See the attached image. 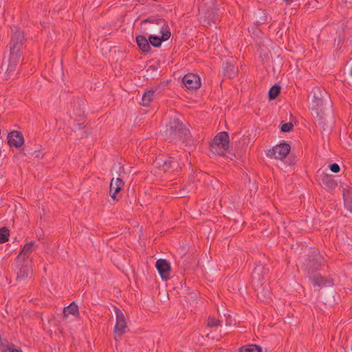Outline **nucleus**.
I'll use <instances>...</instances> for the list:
<instances>
[{
	"mask_svg": "<svg viewBox=\"0 0 352 352\" xmlns=\"http://www.w3.org/2000/svg\"><path fill=\"white\" fill-rule=\"evenodd\" d=\"M318 177L320 186L328 191H333L338 186L337 182L331 175L322 172Z\"/></svg>",
	"mask_w": 352,
	"mask_h": 352,
	"instance_id": "ddd939ff",
	"label": "nucleus"
},
{
	"mask_svg": "<svg viewBox=\"0 0 352 352\" xmlns=\"http://www.w3.org/2000/svg\"><path fill=\"white\" fill-rule=\"evenodd\" d=\"M232 147L229 134L226 131L218 133L210 143L211 152L219 155H224L226 152L230 153Z\"/></svg>",
	"mask_w": 352,
	"mask_h": 352,
	"instance_id": "39448f33",
	"label": "nucleus"
},
{
	"mask_svg": "<svg viewBox=\"0 0 352 352\" xmlns=\"http://www.w3.org/2000/svg\"><path fill=\"white\" fill-rule=\"evenodd\" d=\"M142 33L144 34H164L170 31L167 21L158 16H151L142 23Z\"/></svg>",
	"mask_w": 352,
	"mask_h": 352,
	"instance_id": "20e7f679",
	"label": "nucleus"
},
{
	"mask_svg": "<svg viewBox=\"0 0 352 352\" xmlns=\"http://www.w3.org/2000/svg\"><path fill=\"white\" fill-rule=\"evenodd\" d=\"M117 173L119 177H122V173L125 174L124 168L123 166L119 164V171Z\"/></svg>",
	"mask_w": 352,
	"mask_h": 352,
	"instance_id": "4c0bfd02",
	"label": "nucleus"
},
{
	"mask_svg": "<svg viewBox=\"0 0 352 352\" xmlns=\"http://www.w3.org/2000/svg\"><path fill=\"white\" fill-rule=\"evenodd\" d=\"M238 67L229 61H226L222 64V73L225 76L229 78H234L238 74Z\"/></svg>",
	"mask_w": 352,
	"mask_h": 352,
	"instance_id": "412c9836",
	"label": "nucleus"
},
{
	"mask_svg": "<svg viewBox=\"0 0 352 352\" xmlns=\"http://www.w3.org/2000/svg\"><path fill=\"white\" fill-rule=\"evenodd\" d=\"M156 69V67L154 65H151L148 69H147V72L150 70L155 71Z\"/></svg>",
	"mask_w": 352,
	"mask_h": 352,
	"instance_id": "79ce46f5",
	"label": "nucleus"
},
{
	"mask_svg": "<svg viewBox=\"0 0 352 352\" xmlns=\"http://www.w3.org/2000/svg\"><path fill=\"white\" fill-rule=\"evenodd\" d=\"M8 143L11 147L19 148L24 144V138L21 131H12L8 135Z\"/></svg>",
	"mask_w": 352,
	"mask_h": 352,
	"instance_id": "f3484780",
	"label": "nucleus"
},
{
	"mask_svg": "<svg viewBox=\"0 0 352 352\" xmlns=\"http://www.w3.org/2000/svg\"><path fill=\"white\" fill-rule=\"evenodd\" d=\"M291 147L288 143L285 141L274 146L272 148L267 152V156L274 157L277 160H283L285 158L290 151Z\"/></svg>",
	"mask_w": 352,
	"mask_h": 352,
	"instance_id": "6e6552de",
	"label": "nucleus"
},
{
	"mask_svg": "<svg viewBox=\"0 0 352 352\" xmlns=\"http://www.w3.org/2000/svg\"><path fill=\"white\" fill-rule=\"evenodd\" d=\"M280 86L278 84L274 85L270 87L268 91V98L270 100H275L280 93Z\"/></svg>",
	"mask_w": 352,
	"mask_h": 352,
	"instance_id": "cd10ccee",
	"label": "nucleus"
},
{
	"mask_svg": "<svg viewBox=\"0 0 352 352\" xmlns=\"http://www.w3.org/2000/svg\"><path fill=\"white\" fill-rule=\"evenodd\" d=\"M221 321L220 320H216L214 317L209 316L207 326L209 327H217L221 325Z\"/></svg>",
	"mask_w": 352,
	"mask_h": 352,
	"instance_id": "2f4dec72",
	"label": "nucleus"
},
{
	"mask_svg": "<svg viewBox=\"0 0 352 352\" xmlns=\"http://www.w3.org/2000/svg\"><path fill=\"white\" fill-rule=\"evenodd\" d=\"M155 267L162 280H166L169 279L170 274V264L163 258L158 259L155 263Z\"/></svg>",
	"mask_w": 352,
	"mask_h": 352,
	"instance_id": "4468645a",
	"label": "nucleus"
},
{
	"mask_svg": "<svg viewBox=\"0 0 352 352\" xmlns=\"http://www.w3.org/2000/svg\"><path fill=\"white\" fill-rule=\"evenodd\" d=\"M329 167L331 171L333 173H338L340 170V166L337 163L330 164Z\"/></svg>",
	"mask_w": 352,
	"mask_h": 352,
	"instance_id": "f704fd0d",
	"label": "nucleus"
},
{
	"mask_svg": "<svg viewBox=\"0 0 352 352\" xmlns=\"http://www.w3.org/2000/svg\"><path fill=\"white\" fill-rule=\"evenodd\" d=\"M323 258L319 254L314 252L308 256L305 265L309 273H314L320 269Z\"/></svg>",
	"mask_w": 352,
	"mask_h": 352,
	"instance_id": "1a4fd4ad",
	"label": "nucleus"
},
{
	"mask_svg": "<svg viewBox=\"0 0 352 352\" xmlns=\"http://www.w3.org/2000/svg\"><path fill=\"white\" fill-rule=\"evenodd\" d=\"M31 263L30 260L23 261L20 258H16L14 260V272L16 274V280L18 282L24 280L28 277L30 274L29 265Z\"/></svg>",
	"mask_w": 352,
	"mask_h": 352,
	"instance_id": "423d86ee",
	"label": "nucleus"
},
{
	"mask_svg": "<svg viewBox=\"0 0 352 352\" xmlns=\"http://www.w3.org/2000/svg\"><path fill=\"white\" fill-rule=\"evenodd\" d=\"M317 3H318V2H317V1H316V0H312V1H308V2L305 4V8H308V7H309L311 3H313V4H314V7H316V4Z\"/></svg>",
	"mask_w": 352,
	"mask_h": 352,
	"instance_id": "58836bf2",
	"label": "nucleus"
},
{
	"mask_svg": "<svg viewBox=\"0 0 352 352\" xmlns=\"http://www.w3.org/2000/svg\"><path fill=\"white\" fill-rule=\"evenodd\" d=\"M163 139L174 144L192 146L194 140L189 129L178 116L170 117L165 129L162 131Z\"/></svg>",
	"mask_w": 352,
	"mask_h": 352,
	"instance_id": "f257e3e1",
	"label": "nucleus"
},
{
	"mask_svg": "<svg viewBox=\"0 0 352 352\" xmlns=\"http://www.w3.org/2000/svg\"><path fill=\"white\" fill-rule=\"evenodd\" d=\"M148 34H140L135 37V41L138 46L139 50L142 53H150L152 51L151 45L148 41V37L146 38Z\"/></svg>",
	"mask_w": 352,
	"mask_h": 352,
	"instance_id": "aec40b11",
	"label": "nucleus"
},
{
	"mask_svg": "<svg viewBox=\"0 0 352 352\" xmlns=\"http://www.w3.org/2000/svg\"><path fill=\"white\" fill-rule=\"evenodd\" d=\"M293 1L294 0H285V2L287 5H290Z\"/></svg>",
	"mask_w": 352,
	"mask_h": 352,
	"instance_id": "37998d69",
	"label": "nucleus"
},
{
	"mask_svg": "<svg viewBox=\"0 0 352 352\" xmlns=\"http://www.w3.org/2000/svg\"><path fill=\"white\" fill-rule=\"evenodd\" d=\"M350 74L352 76V67H351V69Z\"/></svg>",
	"mask_w": 352,
	"mask_h": 352,
	"instance_id": "de8ad7c7",
	"label": "nucleus"
},
{
	"mask_svg": "<svg viewBox=\"0 0 352 352\" xmlns=\"http://www.w3.org/2000/svg\"><path fill=\"white\" fill-rule=\"evenodd\" d=\"M0 346L1 352H22L21 349H16V346L12 342L6 344L1 343Z\"/></svg>",
	"mask_w": 352,
	"mask_h": 352,
	"instance_id": "c756f323",
	"label": "nucleus"
},
{
	"mask_svg": "<svg viewBox=\"0 0 352 352\" xmlns=\"http://www.w3.org/2000/svg\"><path fill=\"white\" fill-rule=\"evenodd\" d=\"M262 349L259 345L248 344L239 348V352H261Z\"/></svg>",
	"mask_w": 352,
	"mask_h": 352,
	"instance_id": "c85d7f7f",
	"label": "nucleus"
},
{
	"mask_svg": "<svg viewBox=\"0 0 352 352\" xmlns=\"http://www.w3.org/2000/svg\"><path fill=\"white\" fill-rule=\"evenodd\" d=\"M157 164L164 173L177 172L181 169L178 160L175 157L169 156L165 160H160Z\"/></svg>",
	"mask_w": 352,
	"mask_h": 352,
	"instance_id": "9d476101",
	"label": "nucleus"
},
{
	"mask_svg": "<svg viewBox=\"0 0 352 352\" xmlns=\"http://www.w3.org/2000/svg\"><path fill=\"white\" fill-rule=\"evenodd\" d=\"M21 152L24 155H34L36 153H37V151H33L28 146L25 145L23 147Z\"/></svg>",
	"mask_w": 352,
	"mask_h": 352,
	"instance_id": "72a5a7b5",
	"label": "nucleus"
},
{
	"mask_svg": "<svg viewBox=\"0 0 352 352\" xmlns=\"http://www.w3.org/2000/svg\"><path fill=\"white\" fill-rule=\"evenodd\" d=\"M34 245V243L32 241L25 243L16 258L23 261L30 260V256L33 252Z\"/></svg>",
	"mask_w": 352,
	"mask_h": 352,
	"instance_id": "4be33fe9",
	"label": "nucleus"
},
{
	"mask_svg": "<svg viewBox=\"0 0 352 352\" xmlns=\"http://www.w3.org/2000/svg\"><path fill=\"white\" fill-rule=\"evenodd\" d=\"M342 196L345 208L352 213V192L344 188L342 191Z\"/></svg>",
	"mask_w": 352,
	"mask_h": 352,
	"instance_id": "393cba45",
	"label": "nucleus"
},
{
	"mask_svg": "<svg viewBox=\"0 0 352 352\" xmlns=\"http://www.w3.org/2000/svg\"><path fill=\"white\" fill-rule=\"evenodd\" d=\"M211 10L217 11L218 8L215 6L212 5V6L211 8Z\"/></svg>",
	"mask_w": 352,
	"mask_h": 352,
	"instance_id": "c03bdc74",
	"label": "nucleus"
},
{
	"mask_svg": "<svg viewBox=\"0 0 352 352\" xmlns=\"http://www.w3.org/2000/svg\"><path fill=\"white\" fill-rule=\"evenodd\" d=\"M85 103L82 100H76L73 102L72 110L69 111V116L76 121H82L85 117Z\"/></svg>",
	"mask_w": 352,
	"mask_h": 352,
	"instance_id": "f8f14e48",
	"label": "nucleus"
},
{
	"mask_svg": "<svg viewBox=\"0 0 352 352\" xmlns=\"http://www.w3.org/2000/svg\"><path fill=\"white\" fill-rule=\"evenodd\" d=\"M114 179H111V184H110V190L109 193L111 199L114 201H118L119 197L117 196V194L123 189V187L124 186V182L121 178V177H118L115 180V182H113Z\"/></svg>",
	"mask_w": 352,
	"mask_h": 352,
	"instance_id": "a211bd4d",
	"label": "nucleus"
},
{
	"mask_svg": "<svg viewBox=\"0 0 352 352\" xmlns=\"http://www.w3.org/2000/svg\"><path fill=\"white\" fill-rule=\"evenodd\" d=\"M182 82L188 89H197L201 86L200 77L192 73L186 74L182 78Z\"/></svg>",
	"mask_w": 352,
	"mask_h": 352,
	"instance_id": "2eb2a0df",
	"label": "nucleus"
},
{
	"mask_svg": "<svg viewBox=\"0 0 352 352\" xmlns=\"http://www.w3.org/2000/svg\"><path fill=\"white\" fill-rule=\"evenodd\" d=\"M265 21H266V16H263V17H261L258 21H256L255 22V23H256V25L258 26V25L264 23Z\"/></svg>",
	"mask_w": 352,
	"mask_h": 352,
	"instance_id": "e433bc0d",
	"label": "nucleus"
},
{
	"mask_svg": "<svg viewBox=\"0 0 352 352\" xmlns=\"http://www.w3.org/2000/svg\"><path fill=\"white\" fill-rule=\"evenodd\" d=\"M72 131L80 138L87 137L89 133V128L83 122L75 123L72 126Z\"/></svg>",
	"mask_w": 352,
	"mask_h": 352,
	"instance_id": "b1692460",
	"label": "nucleus"
},
{
	"mask_svg": "<svg viewBox=\"0 0 352 352\" xmlns=\"http://www.w3.org/2000/svg\"><path fill=\"white\" fill-rule=\"evenodd\" d=\"M34 155H35V157L39 158L40 157L39 151H37V153H36Z\"/></svg>",
	"mask_w": 352,
	"mask_h": 352,
	"instance_id": "a18cd8bd",
	"label": "nucleus"
},
{
	"mask_svg": "<svg viewBox=\"0 0 352 352\" xmlns=\"http://www.w3.org/2000/svg\"><path fill=\"white\" fill-rule=\"evenodd\" d=\"M345 352H352V344L351 345L349 350V351L345 350Z\"/></svg>",
	"mask_w": 352,
	"mask_h": 352,
	"instance_id": "49530a36",
	"label": "nucleus"
},
{
	"mask_svg": "<svg viewBox=\"0 0 352 352\" xmlns=\"http://www.w3.org/2000/svg\"><path fill=\"white\" fill-rule=\"evenodd\" d=\"M23 34L21 32H15L9 43L10 57L8 60L7 74H11L16 69L21 58V48L23 45Z\"/></svg>",
	"mask_w": 352,
	"mask_h": 352,
	"instance_id": "7ed1b4c3",
	"label": "nucleus"
},
{
	"mask_svg": "<svg viewBox=\"0 0 352 352\" xmlns=\"http://www.w3.org/2000/svg\"><path fill=\"white\" fill-rule=\"evenodd\" d=\"M170 31H166L164 34H148V37L150 45L154 47L158 48L162 45L163 42L170 38Z\"/></svg>",
	"mask_w": 352,
	"mask_h": 352,
	"instance_id": "dca6fc26",
	"label": "nucleus"
},
{
	"mask_svg": "<svg viewBox=\"0 0 352 352\" xmlns=\"http://www.w3.org/2000/svg\"><path fill=\"white\" fill-rule=\"evenodd\" d=\"M78 307L75 302H71L68 306L64 307L63 311V318H67L69 315L72 314L75 316L78 314Z\"/></svg>",
	"mask_w": 352,
	"mask_h": 352,
	"instance_id": "a878e982",
	"label": "nucleus"
},
{
	"mask_svg": "<svg viewBox=\"0 0 352 352\" xmlns=\"http://www.w3.org/2000/svg\"><path fill=\"white\" fill-rule=\"evenodd\" d=\"M230 316L229 315L228 317L226 319V325H231L232 324V322L231 321H230Z\"/></svg>",
	"mask_w": 352,
	"mask_h": 352,
	"instance_id": "a19ab883",
	"label": "nucleus"
},
{
	"mask_svg": "<svg viewBox=\"0 0 352 352\" xmlns=\"http://www.w3.org/2000/svg\"><path fill=\"white\" fill-rule=\"evenodd\" d=\"M322 302L324 305L332 306L335 302V292L329 290L322 296Z\"/></svg>",
	"mask_w": 352,
	"mask_h": 352,
	"instance_id": "bb28decb",
	"label": "nucleus"
},
{
	"mask_svg": "<svg viewBox=\"0 0 352 352\" xmlns=\"http://www.w3.org/2000/svg\"><path fill=\"white\" fill-rule=\"evenodd\" d=\"M248 140V142H250V138H249V136H244L242 139H241V141L243 142V143H246V140Z\"/></svg>",
	"mask_w": 352,
	"mask_h": 352,
	"instance_id": "ea45409f",
	"label": "nucleus"
},
{
	"mask_svg": "<svg viewBox=\"0 0 352 352\" xmlns=\"http://www.w3.org/2000/svg\"><path fill=\"white\" fill-rule=\"evenodd\" d=\"M166 83L164 82H160L159 85L147 89L142 96V101L140 104L144 107H148L153 100V96L155 93L160 94L162 90L166 86Z\"/></svg>",
	"mask_w": 352,
	"mask_h": 352,
	"instance_id": "9b49d317",
	"label": "nucleus"
},
{
	"mask_svg": "<svg viewBox=\"0 0 352 352\" xmlns=\"http://www.w3.org/2000/svg\"><path fill=\"white\" fill-rule=\"evenodd\" d=\"M10 230L6 227L0 228V243H4L8 241Z\"/></svg>",
	"mask_w": 352,
	"mask_h": 352,
	"instance_id": "7c9ffc66",
	"label": "nucleus"
},
{
	"mask_svg": "<svg viewBox=\"0 0 352 352\" xmlns=\"http://www.w3.org/2000/svg\"><path fill=\"white\" fill-rule=\"evenodd\" d=\"M311 283L314 287L318 286L319 287H329L332 285L330 280L324 278L320 274L314 275L311 278Z\"/></svg>",
	"mask_w": 352,
	"mask_h": 352,
	"instance_id": "5701e85b",
	"label": "nucleus"
},
{
	"mask_svg": "<svg viewBox=\"0 0 352 352\" xmlns=\"http://www.w3.org/2000/svg\"><path fill=\"white\" fill-rule=\"evenodd\" d=\"M267 272L268 270L261 265L256 266L251 275L252 282L262 285Z\"/></svg>",
	"mask_w": 352,
	"mask_h": 352,
	"instance_id": "6ab92c4d",
	"label": "nucleus"
},
{
	"mask_svg": "<svg viewBox=\"0 0 352 352\" xmlns=\"http://www.w3.org/2000/svg\"><path fill=\"white\" fill-rule=\"evenodd\" d=\"M294 125L292 122L281 123L280 131L285 133H289L292 131Z\"/></svg>",
	"mask_w": 352,
	"mask_h": 352,
	"instance_id": "473e14b6",
	"label": "nucleus"
},
{
	"mask_svg": "<svg viewBox=\"0 0 352 352\" xmlns=\"http://www.w3.org/2000/svg\"><path fill=\"white\" fill-rule=\"evenodd\" d=\"M314 100L311 103L312 113L316 115V122L323 131L326 130L328 121L332 112V102L327 91L322 92L318 87L312 88Z\"/></svg>",
	"mask_w": 352,
	"mask_h": 352,
	"instance_id": "f03ea898",
	"label": "nucleus"
},
{
	"mask_svg": "<svg viewBox=\"0 0 352 352\" xmlns=\"http://www.w3.org/2000/svg\"><path fill=\"white\" fill-rule=\"evenodd\" d=\"M115 311L116 315V323L114 327V336L115 339L120 338L124 334L127 329V324L125 316L123 312L115 307Z\"/></svg>",
	"mask_w": 352,
	"mask_h": 352,
	"instance_id": "0eeeda50",
	"label": "nucleus"
},
{
	"mask_svg": "<svg viewBox=\"0 0 352 352\" xmlns=\"http://www.w3.org/2000/svg\"><path fill=\"white\" fill-rule=\"evenodd\" d=\"M209 20H210L213 23H215L217 20V14L214 12H212L211 14H209L208 16H207Z\"/></svg>",
	"mask_w": 352,
	"mask_h": 352,
	"instance_id": "c9c22d12",
	"label": "nucleus"
}]
</instances>
